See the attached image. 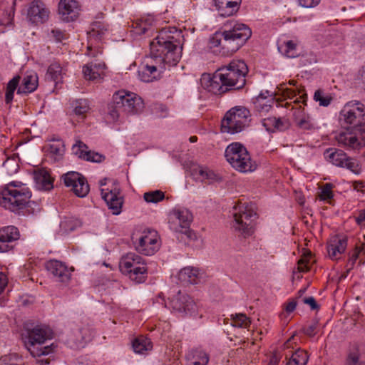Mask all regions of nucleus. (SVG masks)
<instances>
[{"mask_svg":"<svg viewBox=\"0 0 365 365\" xmlns=\"http://www.w3.org/2000/svg\"><path fill=\"white\" fill-rule=\"evenodd\" d=\"M310 255H309L308 256H304L303 258L299 260L298 269L299 270V272H306L309 270V267L308 257Z\"/></svg>","mask_w":365,"mask_h":365,"instance_id":"54","label":"nucleus"},{"mask_svg":"<svg viewBox=\"0 0 365 365\" xmlns=\"http://www.w3.org/2000/svg\"><path fill=\"white\" fill-rule=\"evenodd\" d=\"M101 195L113 215H118L122 212L123 197L119 188L101 189Z\"/></svg>","mask_w":365,"mask_h":365,"instance_id":"18","label":"nucleus"},{"mask_svg":"<svg viewBox=\"0 0 365 365\" xmlns=\"http://www.w3.org/2000/svg\"><path fill=\"white\" fill-rule=\"evenodd\" d=\"M279 360H280V358L277 355L273 354L270 357L267 365H278Z\"/></svg>","mask_w":365,"mask_h":365,"instance_id":"63","label":"nucleus"},{"mask_svg":"<svg viewBox=\"0 0 365 365\" xmlns=\"http://www.w3.org/2000/svg\"><path fill=\"white\" fill-rule=\"evenodd\" d=\"M302 301L304 304L309 305L312 310L317 309L318 308L317 303L313 297L304 298Z\"/></svg>","mask_w":365,"mask_h":365,"instance_id":"57","label":"nucleus"},{"mask_svg":"<svg viewBox=\"0 0 365 365\" xmlns=\"http://www.w3.org/2000/svg\"><path fill=\"white\" fill-rule=\"evenodd\" d=\"M325 159L335 166L345 168L348 156L341 150L328 148L324 153Z\"/></svg>","mask_w":365,"mask_h":365,"instance_id":"32","label":"nucleus"},{"mask_svg":"<svg viewBox=\"0 0 365 365\" xmlns=\"http://www.w3.org/2000/svg\"><path fill=\"white\" fill-rule=\"evenodd\" d=\"M52 331L46 326H37L28 331L25 339V346L33 356L48 355L52 351L50 346L36 348L52 337Z\"/></svg>","mask_w":365,"mask_h":365,"instance_id":"8","label":"nucleus"},{"mask_svg":"<svg viewBox=\"0 0 365 365\" xmlns=\"http://www.w3.org/2000/svg\"><path fill=\"white\" fill-rule=\"evenodd\" d=\"M231 324L239 328H248L251 324V321L246 314L239 313L231 315Z\"/></svg>","mask_w":365,"mask_h":365,"instance_id":"40","label":"nucleus"},{"mask_svg":"<svg viewBox=\"0 0 365 365\" xmlns=\"http://www.w3.org/2000/svg\"><path fill=\"white\" fill-rule=\"evenodd\" d=\"M169 308L180 317L195 315L197 306L193 299L187 294L179 291L168 302Z\"/></svg>","mask_w":365,"mask_h":365,"instance_id":"13","label":"nucleus"},{"mask_svg":"<svg viewBox=\"0 0 365 365\" xmlns=\"http://www.w3.org/2000/svg\"><path fill=\"white\" fill-rule=\"evenodd\" d=\"M103 159L104 157L102 155L91 151L86 152V154L85 155V157L83 158V160L95 163H100Z\"/></svg>","mask_w":365,"mask_h":365,"instance_id":"51","label":"nucleus"},{"mask_svg":"<svg viewBox=\"0 0 365 365\" xmlns=\"http://www.w3.org/2000/svg\"><path fill=\"white\" fill-rule=\"evenodd\" d=\"M201 277L200 270L193 267H184L178 272V279L184 284H197Z\"/></svg>","mask_w":365,"mask_h":365,"instance_id":"33","label":"nucleus"},{"mask_svg":"<svg viewBox=\"0 0 365 365\" xmlns=\"http://www.w3.org/2000/svg\"><path fill=\"white\" fill-rule=\"evenodd\" d=\"M356 223L363 227L365 224V210H361L358 217H355Z\"/></svg>","mask_w":365,"mask_h":365,"instance_id":"58","label":"nucleus"},{"mask_svg":"<svg viewBox=\"0 0 365 365\" xmlns=\"http://www.w3.org/2000/svg\"><path fill=\"white\" fill-rule=\"evenodd\" d=\"M232 227L239 235L246 238L255 232L257 212L253 204L247 202H238L233 207Z\"/></svg>","mask_w":365,"mask_h":365,"instance_id":"5","label":"nucleus"},{"mask_svg":"<svg viewBox=\"0 0 365 365\" xmlns=\"http://www.w3.org/2000/svg\"><path fill=\"white\" fill-rule=\"evenodd\" d=\"M38 78L37 73L33 71H27L22 79L21 84L18 88V93H30L38 87Z\"/></svg>","mask_w":365,"mask_h":365,"instance_id":"31","label":"nucleus"},{"mask_svg":"<svg viewBox=\"0 0 365 365\" xmlns=\"http://www.w3.org/2000/svg\"><path fill=\"white\" fill-rule=\"evenodd\" d=\"M118 108L113 109L110 110V112L108 115V118H110L112 121H115L118 118Z\"/></svg>","mask_w":365,"mask_h":365,"instance_id":"62","label":"nucleus"},{"mask_svg":"<svg viewBox=\"0 0 365 365\" xmlns=\"http://www.w3.org/2000/svg\"><path fill=\"white\" fill-rule=\"evenodd\" d=\"M345 168H348L355 174H359L361 172V167L359 165L356 160L348 158Z\"/></svg>","mask_w":365,"mask_h":365,"instance_id":"49","label":"nucleus"},{"mask_svg":"<svg viewBox=\"0 0 365 365\" xmlns=\"http://www.w3.org/2000/svg\"><path fill=\"white\" fill-rule=\"evenodd\" d=\"M113 101L116 108L121 109L128 114H136L144 108L142 98L133 92L120 90L113 96Z\"/></svg>","mask_w":365,"mask_h":365,"instance_id":"11","label":"nucleus"},{"mask_svg":"<svg viewBox=\"0 0 365 365\" xmlns=\"http://www.w3.org/2000/svg\"><path fill=\"white\" fill-rule=\"evenodd\" d=\"M106 68L104 62L96 59L83 66V73L86 80L95 81L103 78Z\"/></svg>","mask_w":365,"mask_h":365,"instance_id":"21","label":"nucleus"},{"mask_svg":"<svg viewBox=\"0 0 365 365\" xmlns=\"http://www.w3.org/2000/svg\"><path fill=\"white\" fill-rule=\"evenodd\" d=\"M318 322H314L307 327H304L303 329V331L305 334L312 336H314L316 334V330L317 329Z\"/></svg>","mask_w":365,"mask_h":365,"instance_id":"53","label":"nucleus"},{"mask_svg":"<svg viewBox=\"0 0 365 365\" xmlns=\"http://www.w3.org/2000/svg\"><path fill=\"white\" fill-rule=\"evenodd\" d=\"M247 72V66L243 61L233 60L227 66L217 69L212 81L220 86L222 92L231 89L238 90L245 85Z\"/></svg>","mask_w":365,"mask_h":365,"instance_id":"3","label":"nucleus"},{"mask_svg":"<svg viewBox=\"0 0 365 365\" xmlns=\"http://www.w3.org/2000/svg\"><path fill=\"white\" fill-rule=\"evenodd\" d=\"M293 118L298 128L309 130L314 128V123L310 115L301 106L294 108Z\"/></svg>","mask_w":365,"mask_h":365,"instance_id":"26","label":"nucleus"},{"mask_svg":"<svg viewBox=\"0 0 365 365\" xmlns=\"http://www.w3.org/2000/svg\"><path fill=\"white\" fill-rule=\"evenodd\" d=\"M120 271L129 279L136 283L145 282L147 277L148 269L145 259L138 254L128 252L120 259Z\"/></svg>","mask_w":365,"mask_h":365,"instance_id":"7","label":"nucleus"},{"mask_svg":"<svg viewBox=\"0 0 365 365\" xmlns=\"http://www.w3.org/2000/svg\"><path fill=\"white\" fill-rule=\"evenodd\" d=\"M337 142L352 149L361 148L365 139V129L363 128H351L340 132L336 136Z\"/></svg>","mask_w":365,"mask_h":365,"instance_id":"17","label":"nucleus"},{"mask_svg":"<svg viewBox=\"0 0 365 365\" xmlns=\"http://www.w3.org/2000/svg\"><path fill=\"white\" fill-rule=\"evenodd\" d=\"M222 31L215 32L210 38L211 48L220 47L223 55H230L241 48L251 37L252 31L236 21L226 22Z\"/></svg>","mask_w":365,"mask_h":365,"instance_id":"2","label":"nucleus"},{"mask_svg":"<svg viewBox=\"0 0 365 365\" xmlns=\"http://www.w3.org/2000/svg\"><path fill=\"white\" fill-rule=\"evenodd\" d=\"M267 102L265 101V98L262 97L261 95L259 96L255 103V108L259 111V112H267L270 108L271 106L269 104L267 103Z\"/></svg>","mask_w":365,"mask_h":365,"instance_id":"48","label":"nucleus"},{"mask_svg":"<svg viewBox=\"0 0 365 365\" xmlns=\"http://www.w3.org/2000/svg\"><path fill=\"white\" fill-rule=\"evenodd\" d=\"M364 354V346L363 344H351L346 359V365H365Z\"/></svg>","mask_w":365,"mask_h":365,"instance_id":"27","label":"nucleus"},{"mask_svg":"<svg viewBox=\"0 0 365 365\" xmlns=\"http://www.w3.org/2000/svg\"><path fill=\"white\" fill-rule=\"evenodd\" d=\"M333 185L330 183H327L320 187V192L318 194V197L320 200L328 201L333 198L334 194L332 192Z\"/></svg>","mask_w":365,"mask_h":365,"instance_id":"45","label":"nucleus"},{"mask_svg":"<svg viewBox=\"0 0 365 365\" xmlns=\"http://www.w3.org/2000/svg\"><path fill=\"white\" fill-rule=\"evenodd\" d=\"M13 16L11 14H6V16L3 19H0V24L2 25H9L11 24Z\"/></svg>","mask_w":365,"mask_h":365,"instance_id":"61","label":"nucleus"},{"mask_svg":"<svg viewBox=\"0 0 365 365\" xmlns=\"http://www.w3.org/2000/svg\"><path fill=\"white\" fill-rule=\"evenodd\" d=\"M297 307V302L295 301H291L288 302L285 306V311L287 313L290 314L294 311Z\"/></svg>","mask_w":365,"mask_h":365,"instance_id":"59","label":"nucleus"},{"mask_svg":"<svg viewBox=\"0 0 365 365\" xmlns=\"http://www.w3.org/2000/svg\"><path fill=\"white\" fill-rule=\"evenodd\" d=\"M108 31L107 26L100 21L93 22L87 32L88 35V51H91L96 43L103 38V36Z\"/></svg>","mask_w":365,"mask_h":365,"instance_id":"22","label":"nucleus"},{"mask_svg":"<svg viewBox=\"0 0 365 365\" xmlns=\"http://www.w3.org/2000/svg\"><path fill=\"white\" fill-rule=\"evenodd\" d=\"M297 42L288 40L279 43L278 45V50L287 57L294 58L297 56Z\"/></svg>","mask_w":365,"mask_h":365,"instance_id":"38","label":"nucleus"},{"mask_svg":"<svg viewBox=\"0 0 365 365\" xmlns=\"http://www.w3.org/2000/svg\"><path fill=\"white\" fill-rule=\"evenodd\" d=\"M308 360V354L304 350L298 349L292 354L286 365H306Z\"/></svg>","mask_w":365,"mask_h":365,"instance_id":"39","label":"nucleus"},{"mask_svg":"<svg viewBox=\"0 0 365 365\" xmlns=\"http://www.w3.org/2000/svg\"><path fill=\"white\" fill-rule=\"evenodd\" d=\"M192 175L196 180L205 183H212L221 180L220 175L207 167L197 165L192 170Z\"/></svg>","mask_w":365,"mask_h":365,"instance_id":"24","label":"nucleus"},{"mask_svg":"<svg viewBox=\"0 0 365 365\" xmlns=\"http://www.w3.org/2000/svg\"><path fill=\"white\" fill-rule=\"evenodd\" d=\"M227 161L236 170L240 173H251L256 170L257 164L253 160L247 148L240 143H232L225 149Z\"/></svg>","mask_w":365,"mask_h":365,"instance_id":"6","label":"nucleus"},{"mask_svg":"<svg viewBox=\"0 0 365 365\" xmlns=\"http://www.w3.org/2000/svg\"><path fill=\"white\" fill-rule=\"evenodd\" d=\"M3 167L6 170L9 175L16 173L19 168L18 164L14 158H8L3 163Z\"/></svg>","mask_w":365,"mask_h":365,"instance_id":"47","label":"nucleus"},{"mask_svg":"<svg viewBox=\"0 0 365 365\" xmlns=\"http://www.w3.org/2000/svg\"><path fill=\"white\" fill-rule=\"evenodd\" d=\"M187 365H207L210 355L200 347L192 349L186 354Z\"/></svg>","mask_w":365,"mask_h":365,"instance_id":"29","label":"nucleus"},{"mask_svg":"<svg viewBox=\"0 0 365 365\" xmlns=\"http://www.w3.org/2000/svg\"><path fill=\"white\" fill-rule=\"evenodd\" d=\"M34 179L38 189L49 190L53 188V180L46 170H41L36 172Z\"/></svg>","mask_w":365,"mask_h":365,"instance_id":"34","label":"nucleus"},{"mask_svg":"<svg viewBox=\"0 0 365 365\" xmlns=\"http://www.w3.org/2000/svg\"><path fill=\"white\" fill-rule=\"evenodd\" d=\"M46 268L56 279L63 283H68L71 277L73 269L68 267L65 263L51 259L46 262Z\"/></svg>","mask_w":365,"mask_h":365,"instance_id":"19","label":"nucleus"},{"mask_svg":"<svg viewBox=\"0 0 365 365\" xmlns=\"http://www.w3.org/2000/svg\"><path fill=\"white\" fill-rule=\"evenodd\" d=\"M314 100L318 102L320 106L327 107L331 103L332 98L322 91L317 90L314 94Z\"/></svg>","mask_w":365,"mask_h":365,"instance_id":"44","label":"nucleus"},{"mask_svg":"<svg viewBox=\"0 0 365 365\" xmlns=\"http://www.w3.org/2000/svg\"><path fill=\"white\" fill-rule=\"evenodd\" d=\"M87 146L81 141H77L76 144L72 146V153L77 155L78 158L83 159L86 154Z\"/></svg>","mask_w":365,"mask_h":365,"instance_id":"46","label":"nucleus"},{"mask_svg":"<svg viewBox=\"0 0 365 365\" xmlns=\"http://www.w3.org/2000/svg\"><path fill=\"white\" fill-rule=\"evenodd\" d=\"M191 212L185 207H175L170 211L168 220L169 229L175 234L189 228L192 221Z\"/></svg>","mask_w":365,"mask_h":365,"instance_id":"15","label":"nucleus"},{"mask_svg":"<svg viewBox=\"0 0 365 365\" xmlns=\"http://www.w3.org/2000/svg\"><path fill=\"white\" fill-rule=\"evenodd\" d=\"M49 151L51 153L54 154L57 156L62 155L63 152L62 143L58 141L56 143H51L49 145Z\"/></svg>","mask_w":365,"mask_h":365,"instance_id":"52","label":"nucleus"},{"mask_svg":"<svg viewBox=\"0 0 365 365\" xmlns=\"http://www.w3.org/2000/svg\"><path fill=\"white\" fill-rule=\"evenodd\" d=\"M154 19L153 16H148L140 19L135 24L136 32L138 34H145L153 26Z\"/></svg>","mask_w":365,"mask_h":365,"instance_id":"41","label":"nucleus"},{"mask_svg":"<svg viewBox=\"0 0 365 365\" xmlns=\"http://www.w3.org/2000/svg\"><path fill=\"white\" fill-rule=\"evenodd\" d=\"M182 38L181 31L175 27L161 29L150 43V56L139 67L138 78L152 82L159 79L165 70L176 66L182 56Z\"/></svg>","mask_w":365,"mask_h":365,"instance_id":"1","label":"nucleus"},{"mask_svg":"<svg viewBox=\"0 0 365 365\" xmlns=\"http://www.w3.org/2000/svg\"><path fill=\"white\" fill-rule=\"evenodd\" d=\"M49 36L60 42L64 38V33L60 29H54L51 31Z\"/></svg>","mask_w":365,"mask_h":365,"instance_id":"55","label":"nucleus"},{"mask_svg":"<svg viewBox=\"0 0 365 365\" xmlns=\"http://www.w3.org/2000/svg\"><path fill=\"white\" fill-rule=\"evenodd\" d=\"M89 106L86 101H80L76 103L74 112L76 115H83L88 112Z\"/></svg>","mask_w":365,"mask_h":365,"instance_id":"50","label":"nucleus"},{"mask_svg":"<svg viewBox=\"0 0 365 365\" xmlns=\"http://www.w3.org/2000/svg\"><path fill=\"white\" fill-rule=\"evenodd\" d=\"M31 192L21 182L12 181L0 192V205L12 212L24 209L29 203Z\"/></svg>","mask_w":365,"mask_h":365,"instance_id":"4","label":"nucleus"},{"mask_svg":"<svg viewBox=\"0 0 365 365\" xmlns=\"http://www.w3.org/2000/svg\"><path fill=\"white\" fill-rule=\"evenodd\" d=\"M133 348L135 353L143 354L152 349L153 344L150 339L141 336L133 341Z\"/></svg>","mask_w":365,"mask_h":365,"instance_id":"37","label":"nucleus"},{"mask_svg":"<svg viewBox=\"0 0 365 365\" xmlns=\"http://www.w3.org/2000/svg\"><path fill=\"white\" fill-rule=\"evenodd\" d=\"M6 284L7 279L6 275L3 273H0V294L3 292Z\"/></svg>","mask_w":365,"mask_h":365,"instance_id":"60","label":"nucleus"},{"mask_svg":"<svg viewBox=\"0 0 365 365\" xmlns=\"http://www.w3.org/2000/svg\"><path fill=\"white\" fill-rule=\"evenodd\" d=\"M361 252V250H358L357 249H356V250L354 252L350 258V261L351 262L352 264H354V262L358 259L359 255Z\"/></svg>","mask_w":365,"mask_h":365,"instance_id":"64","label":"nucleus"},{"mask_svg":"<svg viewBox=\"0 0 365 365\" xmlns=\"http://www.w3.org/2000/svg\"><path fill=\"white\" fill-rule=\"evenodd\" d=\"M177 237L179 241L182 242L185 245L188 246H197L198 242L201 241L200 238L197 234L189 228L185 229L182 232L176 233Z\"/></svg>","mask_w":365,"mask_h":365,"instance_id":"35","label":"nucleus"},{"mask_svg":"<svg viewBox=\"0 0 365 365\" xmlns=\"http://www.w3.org/2000/svg\"><path fill=\"white\" fill-rule=\"evenodd\" d=\"M20 77L16 76L13 78L8 83L6 91V102L7 103H9L14 98V93L15 90L16 89L19 83Z\"/></svg>","mask_w":365,"mask_h":365,"instance_id":"43","label":"nucleus"},{"mask_svg":"<svg viewBox=\"0 0 365 365\" xmlns=\"http://www.w3.org/2000/svg\"><path fill=\"white\" fill-rule=\"evenodd\" d=\"M365 107L357 101H351L346 103L340 112V120L346 124H354L353 128L364 127Z\"/></svg>","mask_w":365,"mask_h":365,"instance_id":"12","label":"nucleus"},{"mask_svg":"<svg viewBox=\"0 0 365 365\" xmlns=\"http://www.w3.org/2000/svg\"><path fill=\"white\" fill-rule=\"evenodd\" d=\"M347 246V240L345 237L333 236L330 238L327 245L329 256L332 259H338L344 252Z\"/></svg>","mask_w":365,"mask_h":365,"instance_id":"25","label":"nucleus"},{"mask_svg":"<svg viewBox=\"0 0 365 365\" xmlns=\"http://www.w3.org/2000/svg\"><path fill=\"white\" fill-rule=\"evenodd\" d=\"M250 114L243 106H235L230 109L222 120V132L235 134L241 132L248 125Z\"/></svg>","mask_w":365,"mask_h":365,"instance_id":"9","label":"nucleus"},{"mask_svg":"<svg viewBox=\"0 0 365 365\" xmlns=\"http://www.w3.org/2000/svg\"><path fill=\"white\" fill-rule=\"evenodd\" d=\"M262 125L268 132L283 131L289 128V122L285 118L268 117L262 120Z\"/></svg>","mask_w":365,"mask_h":365,"instance_id":"28","label":"nucleus"},{"mask_svg":"<svg viewBox=\"0 0 365 365\" xmlns=\"http://www.w3.org/2000/svg\"><path fill=\"white\" fill-rule=\"evenodd\" d=\"M133 242L135 250L142 255L151 256L160 247V237L158 232L151 229H145L135 233Z\"/></svg>","mask_w":365,"mask_h":365,"instance_id":"10","label":"nucleus"},{"mask_svg":"<svg viewBox=\"0 0 365 365\" xmlns=\"http://www.w3.org/2000/svg\"><path fill=\"white\" fill-rule=\"evenodd\" d=\"M80 11L78 3L75 0H61L58 4V14L64 21L76 20Z\"/></svg>","mask_w":365,"mask_h":365,"instance_id":"20","label":"nucleus"},{"mask_svg":"<svg viewBox=\"0 0 365 365\" xmlns=\"http://www.w3.org/2000/svg\"><path fill=\"white\" fill-rule=\"evenodd\" d=\"M50 13L49 9L41 0H34L26 7V20L34 27L39 26L48 21Z\"/></svg>","mask_w":365,"mask_h":365,"instance_id":"14","label":"nucleus"},{"mask_svg":"<svg viewBox=\"0 0 365 365\" xmlns=\"http://www.w3.org/2000/svg\"><path fill=\"white\" fill-rule=\"evenodd\" d=\"M64 185L78 197H86L90 190L86 178L78 172L70 171L62 176Z\"/></svg>","mask_w":365,"mask_h":365,"instance_id":"16","label":"nucleus"},{"mask_svg":"<svg viewBox=\"0 0 365 365\" xmlns=\"http://www.w3.org/2000/svg\"><path fill=\"white\" fill-rule=\"evenodd\" d=\"M143 198L148 203H158L165 198V194L161 190H153L145 192Z\"/></svg>","mask_w":365,"mask_h":365,"instance_id":"42","label":"nucleus"},{"mask_svg":"<svg viewBox=\"0 0 365 365\" xmlns=\"http://www.w3.org/2000/svg\"><path fill=\"white\" fill-rule=\"evenodd\" d=\"M66 74L65 69L58 63H51L47 70V78L56 83L61 82L63 76Z\"/></svg>","mask_w":365,"mask_h":365,"instance_id":"36","label":"nucleus"},{"mask_svg":"<svg viewBox=\"0 0 365 365\" xmlns=\"http://www.w3.org/2000/svg\"><path fill=\"white\" fill-rule=\"evenodd\" d=\"M299 4L304 8H312L318 5L320 0H298Z\"/></svg>","mask_w":365,"mask_h":365,"instance_id":"56","label":"nucleus"},{"mask_svg":"<svg viewBox=\"0 0 365 365\" xmlns=\"http://www.w3.org/2000/svg\"><path fill=\"white\" fill-rule=\"evenodd\" d=\"M19 238V232L14 226H8L0 230V252H6L12 248L10 242Z\"/></svg>","mask_w":365,"mask_h":365,"instance_id":"23","label":"nucleus"},{"mask_svg":"<svg viewBox=\"0 0 365 365\" xmlns=\"http://www.w3.org/2000/svg\"><path fill=\"white\" fill-rule=\"evenodd\" d=\"M241 0H214L215 6L222 16L233 15L239 9Z\"/></svg>","mask_w":365,"mask_h":365,"instance_id":"30","label":"nucleus"}]
</instances>
